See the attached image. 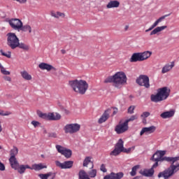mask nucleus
<instances>
[{"label":"nucleus","mask_w":179,"mask_h":179,"mask_svg":"<svg viewBox=\"0 0 179 179\" xmlns=\"http://www.w3.org/2000/svg\"><path fill=\"white\" fill-rule=\"evenodd\" d=\"M0 149H2V147H1V145H0Z\"/></svg>","instance_id":"obj_61"},{"label":"nucleus","mask_w":179,"mask_h":179,"mask_svg":"<svg viewBox=\"0 0 179 179\" xmlns=\"http://www.w3.org/2000/svg\"><path fill=\"white\" fill-rule=\"evenodd\" d=\"M17 47L25 51H29L30 47L28 45L24 44V43H19Z\"/></svg>","instance_id":"obj_34"},{"label":"nucleus","mask_w":179,"mask_h":179,"mask_svg":"<svg viewBox=\"0 0 179 179\" xmlns=\"http://www.w3.org/2000/svg\"><path fill=\"white\" fill-rule=\"evenodd\" d=\"M101 171H103V173H107V169H106V165L102 164L100 167Z\"/></svg>","instance_id":"obj_47"},{"label":"nucleus","mask_w":179,"mask_h":179,"mask_svg":"<svg viewBox=\"0 0 179 179\" xmlns=\"http://www.w3.org/2000/svg\"><path fill=\"white\" fill-rule=\"evenodd\" d=\"M49 136H50V138H57V134L56 133H50Z\"/></svg>","instance_id":"obj_52"},{"label":"nucleus","mask_w":179,"mask_h":179,"mask_svg":"<svg viewBox=\"0 0 179 179\" xmlns=\"http://www.w3.org/2000/svg\"><path fill=\"white\" fill-rule=\"evenodd\" d=\"M161 118L166 120V118H171V117H174V111H166L164 112L160 115Z\"/></svg>","instance_id":"obj_24"},{"label":"nucleus","mask_w":179,"mask_h":179,"mask_svg":"<svg viewBox=\"0 0 179 179\" xmlns=\"http://www.w3.org/2000/svg\"><path fill=\"white\" fill-rule=\"evenodd\" d=\"M111 113V109H108L104 111L103 115L99 119L98 122L99 124H103V122H106L108 118H110V114Z\"/></svg>","instance_id":"obj_13"},{"label":"nucleus","mask_w":179,"mask_h":179,"mask_svg":"<svg viewBox=\"0 0 179 179\" xmlns=\"http://www.w3.org/2000/svg\"><path fill=\"white\" fill-rule=\"evenodd\" d=\"M129 99H134V96H132V95H129Z\"/></svg>","instance_id":"obj_57"},{"label":"nucleus","mask_w":179,"mask_h":179,"mask_svg":"<svg viewBox=\"0 0 179 179\" xmlns=\"http://www.w3.org/2000/svg\"><path fill=\"white\" fill-rule=\"evenodd\" d=\"M8 23L10 27H12V29H14V30H20L22 25L23 24L22 20L17 18H12L9 20Z\"/></svg>","instance_id":"obj_10"},{"label":"nucleus","mask_w":179,"mask_h":179,"mask_svg":"<svg viewBox=\"0 0 179 179\" xmlns=\"http://www.w3.org/2000/svg\"><path fill=\"white\" fill-rule=\"evenodd\" d=\"M168 16H170V14L162 16L158 20H157L149 27V29L145 30V33H148V31H151L150 34V36H155V34H159V33H160V31H163V30H165V29L167 27V26H166V25L162 26V27H157V26L159 25V23H161V22H163V20H164L166 19V17H167Z\"/></svg>","instance_id":"obj_4"},{"label":"nucleus","mask_w":179,"mask_h":179,"mask_svg":"<svg viewBox=\"0 0 179 179\" xmlns=\"http://www.w3.org/2000/svg\"><path fill=\"white\" fill-rule=\"evenodd\" d=\"M0 52L3 57H6V58H11L12 57V53L10 52L6 53L3 50H0Z\"/></svg>","instance_id":"obj_39"},{"label":"nucleus","mask_w":179,"mask_h":179,"mask_svg":"<svg viewBox=\"0 0 179 179\" xmlns=\"http://www.w3.org/2000/svg\"><path fill=\"white\" fill-rule=\"evenodd\" d=\"M138 118V115H131L129 119L126 120L124 122H126V124L128 125V124L132 121H135V120H136Z\"/></svg>","instance_id":"obj_37"},{"label":"nucleus","mask_w":179,"mask_h":179,"mask_svg":"<svg viewBox=\"0 0 179 179\" xmlns=\"http://www.w3.org/2000/svg\"><path fill=\"white\" fill-rule=\"evenodd\" d=\"M115 148L117 149V150H120V152L124 151V141H122L121 138L119 139L118 142L116 143Z\"/></svg>","instance_id":"obj_27"},{"label":"nucleus","mask_w":179,"mask_h":179,"mask_svg":"<svg viewBox=\"0 0 179 179\" xmlns=\"http://www.w3.org/2000/svg\"><path fill=\"white\" fill-rule=\"evenodd\" d=\"M62 54H66V51L65 50H61Z\"/></svg>","instance_id":"obj_55"},{"label":"nucleus","mask_w":179,"mask_h":179,"mask_svg":"<svg viewBox=\"0 0 179 179\" xmlns=\"http://www.w3.org/2000/svg\"><path fill=\"white\" fill-rule=\"evenodd\" d=\"M56 149L58 153H60L63 156L66 157V159H69L72 156V150L67 149L66 148L62 147V145H57Z\"/></svg>","instance_id":"obj_9"},{"label":"nucleus","mask_w":179,"mask_h":179,"mask_svg":"<svg viewBox=\"0 0 179 179\" xmlns=\"http://www.w3.org/2000/svg\"><path fill=\"white\" fill-rule=\"evenodd\" d=\"M127 75L124 71H118L113 76L108 77L104 83H113L114 87L121 89L124 85H127Z\"/></svg>","instance_id":"obj_1"},{"label":"nucleus","mask_w":179,"mask_h":179,"mask_svg":"<svg viewBox=\"0 0 179 179\" xmlns=\"http://www.w3.org/2000/svg\"><path fill=\"white\" fill-rule=\"evenodd\" d=\"M0 171H5V165H3V164H2L1 162H0Z\"/></svg>","instance_id":"obj_50"},{"label":"nucleus","mask_w":179,"mask_h":179,"mask_svg":"<svg viewBox=\"0 0 179 179\" xmlns=\"http://www.w3.org/2000/svg\"><path fill=\"white\" fill-rule=\"evenodd\" d=\"M136 82L138 85H139V86H143L145 87V89H149V87H150L149 77L146 75H141L136 79Z\"/></svg>","instance_id":"obj_7"},{"label":"nucleus","mask_w":179,"mask_h":179,"mask_svg":"<svg viewBox=\"0 0 179 179\" xmlns=\"http://www.w3.org/2000/svg\"><path fill=\"white\" fill-rule=\"evenodd\" d=\"M120 6V1L117 0L110 1L106 5L107 9H111L113 8H118Z\"/></svg>","instance_id":"obj_21"},{"label":"nucleus","mask_w":179,"mask_h":179,"mask_svg":"<svg viewBox=\"0 0 179 179\" xmlns=\"http://www.w3.org/2000/svg\"><path fill=\"white\" fill-rule=\"evenodd\" d=\"M61 118L59 113H48V120L49 121H58Z\"/></svg>","instance_id":"obj_19"},{"label":"nucleus","mask_w":179,"mask_h":179,"mask_svg":"<svg viewBox=\"0 0 179 179\" xmlns=\"http://www.w3.org/2000/svg\"><path fill=\"white\" fill-rule=\"evenodd\" d=\"M170 96V89L167 87L159 88L156 94H151L150 100L153 103H159L166 100Z\"/></svg>","instance_id":"obj_3"},{"label":"nucleus","mask_w":179,"mask_h":179,"mask_svg":"<svg viewBox=\"0 0 179 179\" xmlns=\"http://www.w3.org/2000/svg\"><path fill=\"white\" fill-rule=\"evenodd\" d=\"M139 167H141L139 165H136L132 168L131 171L130 172L131 177H135V176H136V171Z\"/></svg>","instance_id":"obj_35"},{"label":"nucleus","mask_w":179,"mask_h":179,"mask_svg":"<svg viewBox=\"0 0 179 179\" xmlns=\"http://www.w3.org/2000/svg\"><path fill=\"white\" fill-rule=\"evenodd\" d=\"M10 114L12 113L9 111H4L2 110H0V115L6 116V115H10Z\"/></svg>","instance_id":"obj_44"},{"label":"nucleus","mask_w":179,"mask_h":179,"mask_svg":"<svg viewBox=\"0 0 179 179\" xmlns=\"http://www.w3.org/2000/svg\"><path fill=\"white\" fill-rule=\"evenodd\" d=\"M78 176L79 179H90L87 173L83 170L80 171Z\"/></svg>","instance_id":"obj_31"},{"label":"nucleus","mask_w":179,"mask_h":179,"mask_svg":"<svg viewBox=\"0 0 179 179\" xmlns=\"http://www.w3.org/2000/svg\"><path fill=\"white\" fill-rule=\"evenodd\" d=\"M121 152H122L120 150H119L115 148V149L110 152V156H118V155H120V153H121Z\"/></svg>","instance_id":"obj_40"},{"label":"nucleus","mask_w":179,"mask_h":179,"mask_svg":"<svg viewBox=\"0 0 179 179\" xmlns=\"http://www.w3.org/2000/svg\"><path fill=\"white\" fill-rule=\"evenodd\" d=\"M91 163L92 166L91 169H93L94 167V164H93V162H92V157H86L83 162V167H87V165Z\"/></svg>","instance_id":"obj_30"},{"label":"nucleus","mask_w":179,"mask_h":179,"mask_svg":"<svg viewBox=\"0 0 179 179\" xmlns=\"http://www.w3.org/2000/svg\"><path fill=\"white\" fill-rule=\"evenodd\" d=\"M44 134H47V130H44Z\"/></svg>","instance_id":"obj_59"},{"label":"nucleus","mask_w":179,"mask_h":179,"mask_svg":"<svg viewBox=\"0 0 179 179\" xmlns=\"http://www.w3.org/2000/svg\"><path fill=\"white\" fill-rule=\"evenodd\" d=\"M129 29V25H125V27H124V31H128Z\"/></svg>","instance_id":"obj_54"},{"label":"nucleus","mask_w":179,"mask_h":179,"mask_svg":"<svg viewBox=\"0 0 179 179\" xmlns=\"http://www.w3.org/2000/svg\"><path fill=\"white\" fill-rule=\"evenodd\" d=\"M69 85L76 93H79V94H85L87 92V89H89V84L85 80H71L69 81Z\"/></svg>","instance_id":"obj_2"},{"label":"nucleus","mask_w":179,"mask_h":179,"mask_svg":"<svg viewBox=\"0 0 179 179\" xmlns=\"http://www.w3.org/2000/svg\"><path fill=\"white\" fill-rule=\"evenodd\" d=\"M118 113V108H114V110L113 112V115H115Z\"/></svg>","instance_id":"obj_53"},{"label":"nucleus","mask_w":179,"mask_h":179,"mask_svg":"<svg viewBox=\"0 0 179 179\" xmlns=\"http://www.w3.org/2000/svg\"><path fill=\"white\" fill-rule=\"evenodd\" d=\"M16 1L17 2H19V3H26L27 2V0H13Z\"/></svg>","instance_id":"obj_51"},{"label":"nucleus","mask_w":179,"mask_h":179,"mask_svg":"<svg viewBox=\"0 0 179 179\" xmlns=\"http://www.w3.org/2000/svg\"><path fill=\"white\" fill-rule=\"evenodd\" d=\"M7 45L10 47L12 50L17 48L19 45V38L15 33H8L7 34Z\"/></svg>","instance_id":"obj_5"},{"label":"nucleus","mask_w":179,"mask_h":179,"mask_svg":"<svg viewBox=\"0 0 179 179\" xmlns=\"http://www.w3.org/2000/svg\"><path fill=\"white\" fill-rule=\"evenodd\" d=\"M43 169H47V166L43 165V164H34L30 168V170H35L36 171H38L40 170H43Z\"/></svg>","instance_id":"obj_22"},{"label":"nucleus","mask_w":179,"mask_h":179,"mask_svg":"<svg viewBox=\"0 0 179 179\" xmlns=\"http://www.w3.org/2000/svg\"><path fill=\"white\" fill-rule=\"evenodd\" d=\"M9 163L14 170H17V167H19V162L16 159V157H10L9 158Z\"/></svg>","instance_id":"obj_18"},{"label":"nucleus","mask_w":179,"mask_h":179,"mask_svg":"<svg viewBox=\"0 0 179 179\" xmlns=\"http://www.w3.org/2000/svg\"><path fill=\"white\" fill-rule=\"evenodd\" d=\"M17 153H19V150L16 147H13L10 151V157H16Z\"/></svg>","instance_id":"obj_33"},{"label":"nucleus","mask_w":179,"mask_h":179,"mask_svg":"<svg viewBox=\"0 0 179 179\" xmlns=\"http://www.w3.org/2000/svg\"><path fill=\"white\" fill-rule=\"evenodd\" d=\"M26 169H31L30 166L29 165H19L17 170L20 174H24L26 171Z\"/></svg>","instance_id":"obj_28"},{"label":"nucleus","mask_w":179,"mask_h":179,"mask_svg":"<svg viewBox=\"0 0 179 179\" xmlns=\"http://www.w3.org/2000/svg\"><path fill=\"white\" fill-rule=\"evenodd\" d=\"M38 117L43 118V120H48V113H43L41 112L38 113Z\"/></svg>","instance_id":"obj_41"},{"label":"nucleus","mask_w":179,"mask_h":179,"mask_svg":"<svg viewBox=\"0 0 179 179\" xmlns=\"http://www.w3.org/2000/svg\"><path fill=\"white\" fill-rule=\"evenodd\" d=\"M157 167H159V164L157 163H155L151 169H144L143 170L140 171V174H141V176H143L144 177H153V176L155 175V169H157Z\"/></svg>","instance_id":"obj_8"},{"label":"nucleus","mask_w":179,"mask_h":179,"mask_svg":"<svg viewBox=\"0 0 179 179\" xmlns=\"http://www.w3.org/2000/svg\"><path fill=\"white\" fill-rule=\"evenodd\" d=\"M0 68H2V64H0Z\"/></svg>","instance_id":"obj_60"},{"label":"nucleus","mask_w":179,"mask_h":179,"mask_svg":"<svg viewBox=\"0 0 179 179\" xmlns=\"http://www.w3.org/2000/svg\"><path fill=\"white\" fill-rule=\"evenodd\" d=\"M0 68H1V73H3V75H10V72L6 71V69L3 66H1V67Z\"/></svg>","instance_id":"obj_42"},{"label":"nucleus","mask_w":179,"mask_h":179,"mask_svg":"<svg viewBox=\"0 0 179 179\" xmlns=\"http://www.w3.org/2000/svg\"><path fill=\"white\" fill-rule=\"evenodd\" d=\"M22 78L24 79L25 80H31L33 78L31 77V75H30L27 71H23L20 72Z\"/></svg>","instance_id":"obj_29"},{"label":"nucleus","mask_w":179,"mask_h":179,"mask_svg":"<svg viewBox=\"0 0 179 179\" xmlns=\"http://www.w3.org/2000/svg\"><path fill=\"white\" fill-rule=\"evenodd\" d=\"M97 176V170L96 169H92L88 172V176L90 178H94Z\"/></svg>","instance_id":"obj_36"},{"label":"nucleus","mask_w":179,"mask_h":179,"mask_svg":"<svg viewBox=\"0 0 179 179\" xmlns=\"http://www.w3.org/2000/svg\"><path fill=\"white\" fill-rule=\"evenodd\" d=\"M38 177L41 179H54L55 178V173L52 172H49L48 173H40L38 174Z\"/></svg>","instance_id":"obj_20"},{"label":"nucleus","mask_w":179,"mask_h":179,"mask_svg":"<svg viewBox=\"0 0 179 179\" xmlns=\"http://www.w3.org/2000/svg\"><path fill=\"white\" fill-rule=\"evenodd\" d=\"M38 68H40V69L42 71H48V72H50V71L52 70L56 71L55 67L52 66V65L43 62L38 64Z\"/></svg>","instance_id":"obj_15"},{"label":"nucleus","mask_w":179,"mask_h":179,"mask_svg":"<svg viewBox=\"0 0 179 179\" xmlns=\"http://www.w3.org/2000/svg\"><path fill=\"white\" fill-rule=\"evenodd\" d=\"M159 157H160V155H157L155 156V154L152 155V157H151V160L152 162H155V163H157V164H159V162H163L162 160H159Z\"/></svg>","instance_id":"obj_38"},{"label":"nucleus","mask_w":179,"mask_h":179,"mask_svg":"<svg viewBox=\"0 0 179 179\" xmlns=\"http://www.w3.org/2000/svg\"><path fill=\"white\" fill-rule=\"evenodd\" d=\"M4 80H6L7 82H10L12 80V78L10 76H3V77Z\"/></svg>","instance_id":"obj_48"},{"label":"nucleus","mask_w":179,"mask_h":179,"mask_svg":"<svg viewBox=\"0 0 179 179\" xmlns=\"http://www.w3.org/2000/svg\"><path fill=\"white\" fill-rule=\"evenodd\" d=\"M31 124L32 125H34V128H37V127H38V125H40V122H38V121H35V120H33Z\"/></svg>","instance_id":"obj_46"},{"label":"nucleus","mask_w":179,"mask_h":179,"mask_svg":"<svg viewBox=\"0 0 179 179\" xmlns=\"http://www.w3.org/2000/svg\"><path fill=\"white\" fill-rule=\"evenodd\" d=\"M129 127H128V124L124 122L123 123H119L115 128V132L117 134H124V132H127V131L129 129Z\"/></svg>","instance_id":"obj_11"},{"label":"nucleus","mask_w":179,"mask_h":179,"mask_svg":"<svg viewBox=\"0 0 179 179\" xmlns=\"http://www.w3.org/2000/svg\"><path fill=\"white\" fill-rule=\"evenodd\" d=\"M131 148H128V149H127V148H124V150H123V153H130L131 152Z\"/></svg>","instance_id":"obj_49"},{"label":"nucleus","mask_w":179,"mask_h":179,"mask_svg":"<svg viewBox=\"0 0 179 179\" xmlns=\"http://www.w3.org/2000/svg\"><path fill=\"white\" fill-rule=\"evenodd\" d=\"M130 62H142L141 52L134 53L130 58Z\"/></svg>","instance_id":"obj_17"},{"label":"nucleus","mask_w":179,"mask_h":179,"mask_svg":"<svg viewBox=\"0 0 179 179\" xmlns=\"http://www.w3.org/2000/svg\"><path fill=\"white\" fill-rule=\"evenodd\" d=\"M0 132H2V124H1V122H0Z\"/></svg>","instance_id":"obj_56"},{"label":"nucleus","mask_w":179,"mask_h":179,"mask_svg":"<svg viewBox=\"0 0 179 179\" xmlns=\"http://www.w3.org/2000/svg\"><path fill=\"white\" fill-rule=\"evenodd\" d=\"M140 55L141 56V60L146 61V59H148V58H150L152 56V52L148 50L143 52H140Z\"/></svg>","instance_id":"obj_25"},{"label":"nucleus","mask_w":179,"mask_h":179,"mask_svg":"<svg viewBox=\"0 0 179 179\" xmlns=\"http://www.w3.org/2000/svg\"><path fill=\"white\" fill-rule=\"evenodd\" d=\"M174 68V62H172L171 64L165 65L162 70V73H167L169 71H171Z\"/></svg>","instance_id":"obj_26"},{"label":"nucleus","mask_w":179,"mask_h":179,"mask_svg":"<svg viewBox=\"0 0 179 179\" xmlns=\"http://www.w3.org/2000/svg\"><path fill=\"white\" fill-rule=\"evenodd\" d=\"M66 113L67 114H69V110H66Z\"/></svg>","instance_id":"obj_58"},{"label":"nucleus","mask_w":179,"mask_h":179,"mask_svg":"<svg viewBox=\"0 0 179 179\" xmlns=\"http://www.w3.org/2000/svg\"><path fill=\"white\" fill-rule=\"evenodd\" d=\"M63 129L65 134H70L72 135L73 134H76V132H78V131L80 130V124L78 123L67 124Z\"/></svg>","instance_id":"obj_6"},{"label":"nucleus","mask_w":179,"mask_h":179,"mask_svg":"<svg viewBox=\"0 0 179 179\" xmlns=\"http://www.w3.org/2000/svg\"><path fill=\"white\" fill-rule=\"evenodd\" d=\"M155 131H156V127L155 126H150L149 127H143L140 132V135L141 136H142L143 134H153Z\"/></svg>","instance_id":"obj_16"},{"label":"nucleus","mask_w":179,"mask_h":179,"mask_svg":"<svg viewBox=\"0 0 179 179\" xmlns=\"http://www.w3.org/2000/svg\"><path fill=\"white\" fill-rule=\"evenodd\" d=\"M20 30H22V31H28L29 33H31V27L30 25H22Z\"/></svg>","instance_id":"obj_32"},{"label":"nucleus","mask_w":179,"mask_h":179,"mask_svg":"<svg viewBox=\"0 0 179 179\" xmlns=\"http://www.w3.org/2000/svg\"><path fill=\"white\" fill-rule=\"evenodd\" d=\"M123 177L124 173L122 172H118L117 173L112 172L110 175L104 176L103 179H121Z\"/></svg>","instance_id":"obj_14"},{"label":"nucleus","mask_w":179,"mask_h":179,"mask_svg":"<svg viewBox=\"0 0 179 179\" xmlns=\"http://www.w3.org/2000/svg\"><path fill=\"white\" fill-rule=\"evenodd\" d=\"M150 115V113L149 112H143L141 115V118H148Z\"/></svg>","instance_id":"obj_45"},{"label":"nucleus","mask_w":179,"mask_h":179,"mask_svg":"<svg viewBox=\"0 0 179 179\" xmlns=\"http://www.w3.org/2000/svg\"><path fill=\"white\" fill-rule=\"evenodd\" d=\"M50 15L52 17H55V19H59V17H62L64 19L65 17V13H61L59 11L55 12V11H51Z\"/></svg>","instance_id":"obj_23"},{"label":"nucleus","mask_w":179,"mask_h":179,"mask_svg":"<svg viewBox=\"0 0 179 179\" xmlns=\"http://www.w3.org/2000/svg\"><path fill=\"white\" fill-rule=\"evenodd\" d=\"M55 164L57 167H59L60 169H72V166H73V162L66 161L64 163H61L59 161H56Z\"/></svg>","instance_id":"obj_12"},{"label":"nucleus","mask_w":179,"mask_h":179,"mask_svg":"<svg viewBox=\"0 0 179 179\" xmlns=\"http://www.w3.org/2000/svg\"><path fill=\"white\" fill-rule=\"evenodd\" d=\"M135 110V106H131L128 110H127V113L128 114H134Z\"/></svg>","instance_id":"obj_43"}]
</instances>
